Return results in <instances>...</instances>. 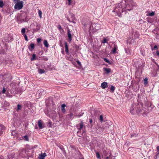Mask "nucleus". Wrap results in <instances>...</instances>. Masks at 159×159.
Here are the masks:
<instances>
[{
	"instance_id": "nucleus-29",
	"label": "nucleus",
	"mask_w": 159,
	"mask_h": 159,
	"mask_svg": "<svg viewBox=\"0 0 159 159\" xmlns=\"http://www.w3.org/2000/svg\"><path fill=\"white\" fill-rule=\"evenodd\" d=\"M148 103L149 104V106H147L148 108L150 107L151 109H151L153 107V105H152V104H151L150 103L148 102ZM148 109H150L149 108H148Z\"/></svg>"
},
{
	"instance_id": "nucleus-32",
	"label": "nucleus",
	"mask_w": 159,
	"mask_h": 159,
	"mask_svg": "<svg viewBox=\"0 0 159 159\" xmlns=\"http://www.w3.org/2000/svg\"><path fill=\"white\" fill-rule=\"evenodd\" d=\"M144 84L146 85L148 83V79L147 78H145L144 80Z\"/></svg>"
},
{
	"instance_id": "nucleus-53",
	"label": "nucleus",
	"mask_w": 159,
	"mask_h": 159,
	"mask_svg": "<svg viewBox=\"0 0 159 159\" xmlns=\"http://www.w3.org/2000/svg\"><path fill=\"white\" fill-rule=\"evenodd\" d=\"M141 54H142V55H143V56H145V53H144V52H141Z\"/></svg>"
},
{
	"instance_id": "nucleus-36",
	"label": "nucleus",
	"mask_w": 159,
	"mask_h": 159,
	"mask_svg": "<svg viewBox=\"0 0 159 159\" xmlns=\"http://www.w3.org/2000/svg\"><path fill=\"white\" fill-rule=\"evenodd\" d=\"M25 19H22L21 20H22L21 22H25L26 20V19L27 18V15H26V13H25Z\"/></svg>"
},
{
	"instance_id": "nucleus-42",
	"label": "nucleus",
	"mask_w": 159,
	"mask_h": 159,
	"mask_svg": "<svg viewBox=\"0 0 159 159\" xmlns=\"http://www.w3.org/2000/svg\"><path fill=\"white\" fill-rule=\"evenodd\" d=\"M48 126L50 127H52V122L50 120L49 121V123L48 125Z\"/></svg>"
},
{
	"instance_id": "nucleus-8",
	"label": "nucleus",
	"mask_w": 159,
	"mask_h": 159,
	"mask_svg": "<svg viewBox=\"0 0 159 159\" xmlns=\"http://www.w3.org/2000/svg\"><path fill=\"white\" fill-rule=\"evenodd\" d=\"M67 36L68 38V42L70 43L72 40V37L71 34V31L69 29L67 30Z\"/></svg>"
},
{
	"instance_id": "nucleus-7",
	"label": "nucleus",
	"mask_w": 159,
	"mask_h": 159,
	"mask_svg": "<svg viewBox=\"0 0 159 159\" xmlns=\"http://www.w3.org/2000/svg\"><path fill=\"white\" fill-rule=\"evenodd\" d=\"M127 43L133 45H134L136 43V41L134 38L130 37L128 39Z\"/></svg>"
},
{
	"instance_id": "nucleus-30",
	"label": "nucleus",
	"mask_w": 159,
	"mask_h": 159,
	"mask_svg": "<svg viewBox=\"0 0 159 159\" xmlns=\"http://www.w3.org/2000/svg\"><path fill=\"white\" fill-rule=\"evenodd\" d=\"M36 31H38L40 28V26L38 23H36Z\"/></svg>"
},
{
	"instance_id": "nucleus-1",
	"label": "nucleus",
	"mask_w": 159,
	"mask_h": 159,
	"mask_svg": "<svg viewBox=\"0 0 159 159\" xmlns=\"http://www.w3.org/2000/svg\"><path fill=\"white\" fill-rule=\"evenodd\" d=\"M136 4L132 0H123L120 3L115 5L114 10L112 11L116 12L119 17L122 16V13L125 11H130L134 6Z\"/></svg>"
},
{
	"instance_id": "nucleus-35",
	"label": "nucleus",
	"mask_w": 159,
	"mask_h": 159,
	"mask_svg": "<svg viewBox=\"0 0 159 159\" xmlns=\"http://www.w3.org/2000/svg\"><path fill=\"white\" fill-rule=\"evenodd\" d=\"M104 60L106 62H107L109 64H110V62L109 61V60L107 59V58H105L104 59Z\"/></svg>"
},
{
	"instance_id": "nucleus-38",
	"label": "nucleus",
	"mask_w": 159,
	"mask_h": 159,
	"mask_svg": "<svg viewBox=\"0 0 159 159\" xmlns=\"http://www.w3.org/2000/svg\"><path fill=\"white\" fill-rule=\"evenodd\" d=\"M154 14H155L154 12L153 11H152L151 12L149 13V16H154Z\"/></svg>"
},
{
	"instance_id": "nucleus-49",
	"label": "nucleus",
	"mask_w": 159,
	"mask_h": 159,
	"mask_svg": "<svg viewBox=\"0 0 159 159\" xmlns=\"http://www.w3.org/2000/svg\"><path fill=\"white\" fill-rule=\"evenodd\" d=\"M89 122L90 123V124H91L92 122H93V120H92V119H89Z\"/></svg>"
},
{
	"instance_id": "nucleus-22",
	"label": "nucleus",
	"mask_w": 159,
	"mask_h": 159,
	"mask_svg": "<svg viewBox=\"0 0 159 159\" xmlns=\"http://www.w3.org/2000/svg\"><path fill=\"white\" fill-rule=\"evenodd\" d=\"M21 105L20 104H18L17 105V108L16 109V110L17 111H18L20 110H21Z\"/></svg>"
},
{
	"instance_id": "nucleus-40",
	"label": "nucleus",
	"mask_w": 159,
	"mask_h": 159,
	"mask_svg": "<svg viewBox=\"0 0 159 159\" xmlns=\"http://www.w3.org/2000/svg\"><path fill=\"white\" fill-rule=\"evenodd\" d=\"M24 138L25 139V140L26 141H29V139L28 138V137L27 135H25L24 137Z\"/></svg>"
},
{
	"instance_id": "nucleus-45",
	"label": "nucleus",
	"mask_w": 159,
	"mask_h": 159,
	"mask_svg": "<svg viewBox=\"0 0 159 159\" xmlns=\"http://www.w3.org/2000/svg\"><path fill=\"white\" fill-rule=\"evenodd\" d=\"M78 64L79 66H81V63L78 60V61H76Z\"/></svg>"
},
{
	"instance_id": "nucleus-24",
	"label": "nucleus",
	"mask_w": 159,
	"mask_h": 159,
	"mask_svg": "<svg viewBox=\"0 0 159 159\" xmlns=\"http://www.w3.org/2000/svg\"><path fill=\"white\" fill-rule=\"evenodd\" d=\"M6 91V89L5 88V87H4L3 88V89H2V91L0 93V94H1V93H2L3 94H4L5 93Z\"/></svg>"
},
{
	"instance_id": "nucleus-21",
	"label": "nucleus",
	"mask_w": 159,
	"mask_h": 159,
	"mask_svg": "<svg viewBox=\"0 0 159 159\" xmlns=\"http://www.w3.org/2000/svg\"><path fill=\"white\" fill-rule=\"evenodd\" d=\"M104 70L106 72L107 74L109 73L111 71V69L109 68H104Z\"/></svg>"
},
{
	"instance_id": "nucleus-56",
	"label": "nucleus",
	"mask_w": 159,
	"mask_h": 159,
	"mask_svg": "<svg viewBox=\"0 0 159 159\" xmlns=\"http://www.w3.org/2000/svg\"><path fill=\"white\" fill-rule=\"evenodd\" d=\"M61 52H62V53L63 54H64V51H62Z\"/></svg>"
},
{
	"instance_id": "nucleus-47",
	"label": "nucleus",
	"mask_w": 159,
	"mask_h": 159,
	"mask_svg": "<svg viewBox=\"0 0 159 159\" xmlns=\"http://www.w3.org/2000/svg\"><path fill=\"white\" fill-rule=\"evenodd\" d=\"M68 116H69V117L71 118L73 116V114L72 113H71L69 115H68Z\"/></svg>"
},
{
	"instance_id": "nucleus-17",
	"label": "nucleus",
	"mask_w": 159,
	"mask_h": 159,
	"mask_svg": "<svg viewBox=\"0 0 159 159\" xmlns=\"http://www.w3.org/2000/svg\"><path fill=\"white\" fill-rule=\"evenodd\" d=\"M5 129L4 126L2 125H0V135L2 133L3 130Z\"/></svg>"
},
{
	"instance_id": "nucleus-4",
	"label": "nucleus",
	"mask_w": 159,
	"mask_h": 159,
	"mask_svg": "<svg viewBox=\"0 0 159 159\" xmlns=\"http://www.w3.org/2000/svg\"><path fill=\"white\" fill-rule=\"evenodd\" d=\"M91 28L89 29V31H92L93 32H95L100 28V25L98 23H92L91 24Z\"/></svg>"
},
{
	"instance_id": "nucleus-26",
	"label": "nucleus",
	"mask_w": 159,
	"mask_h": 159,
	"mask_svg": "<svg viewBox=\"0 0 159 159\" xmlns=\"http://www.w3.org/2000/svg\"><path fill=\"white\" fill-rule=\"evenodd\" d=\"M115 89V88L112 85H111L110 88V90L112 92H113Z\"/></svg>"
},
{
	"instance_id": "nucleus-15",
	"label": "nucleus",
	"mask_w": 159,
	"mask_h": 159,
	"mask_svg": "<svg viewBox=\"0 0 159 159\" xmlns=\"http://www.w3.org/2000/svg\"><path fill=\"white\" fill-rule=\"evenodd\" d=\"M44 93V91L42 89H40L38 90L37 93H38L39 96H41Z\"/></svg>"
},
{
	"instance_id": "nucleus-25",
	"label": "nucleus",
	"mask_w": 159,
	"mask_h": 159,
	"mask_svg": "<svg viewBox=\"0 0 159 159\" xmlns=\"http://www.w3.org/2000/svg\"><path fill=\"white\" fill-rule=\"evenodd\" d=\"M117 49V46L115 45L114 47L113 48V53H116V50Z\"/></svg>"
},
{
	"instance_id": "nucleus-5",
	"label": "nucleus",
	"mask_w": 159,
	"mask_h": 159,
	"mask_svg": "<svg viewBox=\"0 0 159 159\" xmlns=\"http://www.w3.org/2000/svg\"><path fill=\"white\" fill-rule=\"evenodd\" d=\"M23 7V2L22 1H20L16 3L14 6L15 9L18 10H20Z\"/></svg>"
},
{
	"instance_id": "nucleus-9",
	"label": "nucleus",
	"mask_w": 159,
	"mask_h": 159,
	"mask_svg": "<svg viewBox=\"0 0 159 159\" xmlns=\"http://www.w3.org/2000/svg\"><path fill=\"white\" fill-rule=\"evenodd\" d=\"M84 126V123L83 122H81L79 124V127H78L77 125V127L79 130V131L77 132L78 133L80 132V131L83 128Z\"/></svg>"
},
{
	"instance_id": "nucleus-6",
	"label": "nucleus",
	"mask_w": 159,
	"mask_h": 159,
	"mask_svg": "<svg viewBox=\"0 0 159 159\" xmlns=\"http://www.w3.org/2000/svg\"><path fill=\"white\" fill-rule=\"evenodd\" d=\"M139 33L137 31H133L132 33V38L135 39H138L139 38Z\"/></svg>"
},
{
	"instance_id": "nucleus-46",
	"label": "nucleus",
	"mask_w": 159,
	"mask_h": 159,
	"mask_svg": "<svg viewBox=\"0 0 159 159\" xmlns=\"http://www.w3.org/2000/svg\"><path fill=\"white\" fill-rule=\"evenodd\" d=\"M68 2V4L69 5H70L71 4V0H67Z\"/></svg>"
},
{
	"instance_id": "nucleus-2",
	"label": "nucleus",
	"mask_w": 159,
	"mask_h": 159,
	"mask_svg": "<svg viewBox=\"0 0 159 159\" xmlns=\"http://www.w3.org/2000/svg\"><path fill=\"white\" fill-rule=\"evenodd\" d=\"M130 112L132 114L137 113L139 115L142 114L143 116H146L148 113L146 108L143 107V104L140 102L133 105L131 107Z\"/></svg>"
},
{
	"instance_id": "nucleus-44",
	"label": "nucleus",
	"mask_w": 159,
	"mask_h": 159,
	"mask_svg": "<svg viewBox=\"0 0 159 159\" xmlns=\"http://www.w3.org/2000/svg\"><path fill=\"white\" fill-rule=\"evenodd\" d=\"M41 39L40 38H38L37 39V41L38 43H39L41 41Z\"/></svg>"
},
{
	"instance_id": "nucleus-20",
	"label": "nucleus",
	"mask_w": 159,
	"mask_h": 159,
	"mask_svg": "<svg viewBox=\"0 0 159 159\" xmlns=\"http://www.w3.org/2000/svg\"><path fill=\"white\" fill-rule=\"evenodd\" d=\"M43 44L46 48H48L49 47V45L47 40H44Z\"/></svg>"
},
{
	"instance_id": "nucleus-28",
	"label": "nucleus",
	"mask_w": 159,
	"mask_h": 159,
	"mask_svg": "<svg viewBox=\"0 0 159 159\" xmlns=\"http://www.w3.org/2000/svg\"><path fill=\"white\" fill-rule=\"evenodd\" d=\"M36 55L35 54H33L32 55V57L31 58V61H33L35 59Z\"/></svg>"
},
{
	"instance_id": "nucleus-39",
	"label": "nucleus",
	"mask_w": 159,
	"mask_h": 159,
	"mask_svg": "<svg viewBox=\"0 0 159 159\" xmlns=\"http://www.w3.org/2000/svg\"><path fill=\"white\" fill-rule=\"evenodd\" d=\"M24 37L25 38V39L27 41H28V40L27 36L26 35V34H23Z\"/></svg>"
},
{
	"instance_id": "nucleus-55",
	"label": "nucleus",
	"mask_w": 159,
	"mask_h": 159,
	"mask_svg": "<svg viewBox=\"0 0 159 159\" xmlns=\"http://www.w3.org/2000/svg\"><path fill=\"white\" fill-rule=\"evenodd\" d=\"M106 159H108L109 158V157H106Z\"/></svg>"
},
{
	"instance_id": "nucleus-51",
	"label": "nucleus",
	"mask_w": 159,
	"mask_h": 159,
	"mask_svg": "<svg viewBox=\"0 0 159 159\" xmlns=\"http://www.w3.org/2000/svg\"><path fill=\"white\" fill-rule=\"evenodd\" d=\"M157 45H155L154 46V48H153V49H152V50H153L154 49H156L157 48Z\"/></svg>"
},
{
	"instance_id": "nucleus-13",
	"label": "nucleus",
	"mask_w": 159,
	"mask_h": 159,
	"mask_svg": "<svg viewBox=\"0 0 159 159\" xmlns=\"http://www.w3.org/2000/svg\"><path fill=\"white\" fill-rule=\"evenodd\" d=\"M107 84L106 82H103L101 84V86L102 89H105L107 87Z\"/></svg>"
},
{
	"instance_id": "nucleus-43",
	"label": "nucleus",
	"mask_w": 159,
	"mask_h": 159,
	"mask_svg": "<svg viewBox=\"0 0 159 159\" xmlns=\"http://www.w3.org/2000/svg\"><path fill=\"white\" fill-rule=\"evenodd\" d=\"M156 71H158L159 70V66L157 64H156Z\"/></svg>"
},
{
	"instance_id": "nucleus-11",
	"label": "nucleus",
	"mask_w": 159,
	"mask_h": 159,
	"mask_svg": "<svg viewBox=\"0 0 159 159\" xmlns=\"http://www.w3.org/2000/svg\"><path fill=\"white\" fill-rule=\"evenodd\" d=\"M65 47V51L67 54L69 53V49H68V44L66 42H65L64 43Z\"/></svg>"
},
{
	"instance_id": "nucleus-57",
	"label": "nucleus",
	"mask_w": 159,
	"mask_h": 159,
	"mask_svg": "<svg viewBox=\"0 0 159 159\" xmlns=\"http://www.w3.org/2000/svg\"><path fill=\"white\" fill-rule=\"evenodd\" d=\"M67 20H68L69 21H70V20H69V19H68H68H67Z\"/></svg>"
},
{
	"instance_id": "nucleus-50",
	"label": "nucleus",
	"mask_w": 159,
	"mask_h": 159,
	"mask_svg": "<svg viewBox=\"0 0 159 159\" xmlns=\"http://www.w3.org/2000/svg\"><path fill=\"white\" fill-rule=\"evenodd\" d=\"M157 152H158V153H159V146H158L157 148Z\"/></svg>"
},
{
	"instance_id": "nucleus-54",
	"label": "nucleus",
	"mask_w": 159,
	"mask_h": 159,
	"mask_svg": "<svg viewBox=\"0 0 159 159\" xmlns=\"http://www.w3.org/2000/svg\"><path fill=\"white\" fill-rule=\"evenodd\" d=\"M6 104L7 105H9V103L7 102H6Z\"/></svg>"
},
{
	"instance_id": "nucleus-19",
	"label": "nucleus",
	"mask_w": 159,
	"mask_h": 159,
	"mask_svg": "<svg viewBox=\"0 0 159 159\" xmlns=\"http://www.w3.org/2000/svg\"><path fill=\"white\" fill-rule=\"evenodd\" d=\"M125 51L126 53L128 55H130L131 53L129 48H125Z\"/></svg>"
},
{
	"instance_id": "nucleus-12",
	"label": "nucleus",
	"mask_w": 159,
	"mask_h": 159,
	"mask_svg": "<svg viewBox=\"0 0 159 159\" xmlns=\"http://www.w3.org/2000/svg\"><path fill=\"white\" fill-rule=\"evenodd\" d=\"M28 48L30 50L32 51L34 48V44L31 43L30 46H28Z\"/></svg>"
},
{
	"instance_id": "nucleus-41",
	"label": "nucleus",
	"mask_w": 159,
	"mask_h": 159,
	"mask_svg": "<svg viewBox=\"0 0 159 159\" xmlns=\"http://www.w3.org/2000/svg\"><path fill=\"white\" fill-rule=\"evenodd\" d=\"M57 28L59 29V30H63V29H62L61 26L60 25H58Z\"/></svg>"
},
{
	"instance_id": "nucleus-27",
	"label": "nucleus",
	"mask_w": 159,
	"mask_h": 159,
	"mask_svg": "<svg viewBox=\"0 0 159 159\" xmlns=\"http://www.w3.org/2000/svg\"><path fill=\"white\" fill-rule=\"evenodd\" d=\"M38 14H39V15L40 18H41L42 17V12L41 10H39Z\"/></svg>"
},
{
	"instance_id": "nucleus-37",
	"label": "nucleus",
	"mask_w": 159,
	"mask_h": 159,
	"mask_svg": "<svg viewBox=\"0 0 159 159\" xmlns=\"http://www.w3.org/2000/svg\"><path fill=\"white\" fill-rule=\"evenodd\" d=\"M25 29L24 28H23L21 30V33L22 34H25Z\"/></svg>"
},
{
	"instance_id": "nucleus-48",
	"label": "nucleus",
	"mask_w": 159,
	"mask_h": 159,
	"mask_svg": "<svg viewBox=\"0 0 159 159\" xmlns=\"http://www.w3.org/2000/svg\"><path fill=\"white\" fill-rule=\"evenodd\" d=\"M107 41V39L106 38H104L103 39V43H106Z\"/></svg>"
},
{
	"instance_id": "nucleus-31",
	"label": "nucleus",
	"mask_w": 159,
	"mask_h": 159,
	"mask_svg": "<svg viewBox=\"0 0 159 159\" xmlns=\"http://www.w3.org/2000/svg\"><path fill=\"white\" fill-rule=\"evenodd\" d=\"M39 73L42 74L44 73L45 71L43 69H40L39 70Z\"/></svg>"
},
{
	"instance_id": "nucleus-14",
	"label": "nucleus",
	"mask_w": 159,
	"mask_h": 159,
	"mask_svg": "<svg viewBox=\"0 0 159 159\" xmlns=\"http://www.w3.org/2000/svg\"><path fill=\"white\" fill-rule=\"evenodd\" d=\"M138 133H131L130 134V137L134 138L138 136Z\"/></svg>"
},
{
	"instance_id": "nucleus-3",
	"label": "nucleus",
	"mask_w": 159,
	"mask_h": 159,
	"mask_svg": "<svg viewBox=\"0 0 159 159\" xmlns=\"http://www.w3.org/2000/svg\"><path fill=\"white\" fill-rule=\"evenodd\" d=\"M82 24L83 25V28H84L87 30H89L91 28V22L88 19H86L85 20H84L82 21Z\"/></svg>"
},
{
	"instance_id": "nucleus-18",
	"label": "nucleus",
	"mask_w": 159,
	"mask_h": 159,
	"mask_svg": "<svg viewBox=\"0 0 159 159\" xmlns=\"http://www.w3.org/2000/svg\"><path fill=\"white\" fill-rule=\"evenodd\" d=\"M66 107V105L65 104H62L61 105V111L63 113H65L66 112V110L65 107Z\"/></svg>"
},
{
	"instance_id": "nucleus-16",
	"label": "nucleus",
	"mask_w": 159,
	"mask_h": 159,
	"mask_svg": "<svg viewBox=\"0 0 159 159\" xmlns=\"http://www.w3.org/2000/svg\"><path fill=\"white\" fill-rule=\"evenodd\" d=\"M38 124L39 127L40 129H42L44 127L42 125V124L41 120H39L38 121Z\"/></svg>"
},
{
	"instance_id": "nucleus-34",
	"label": "nucleus",
	"mask_w": 159,
	"mask_h": 159,
	"mask_svg": "<svg viewBox=\"0 0 159 159\" xmlns=\"http://www.w3.org/2000/svg\"><path fill=\"white\" fill-rule=\"evenodd\" d=\"M99 120L101 122L103 121V117L102 115L100 116Z\"/></svg>"
},
{
	"instance_id": "nucleus-23",
	"label": "nucleus",
	"mask_w": 159,
	"mask_h": 159,
	"mask_svg": "<svg viewBox=\"0 0 159 159\" xmlns=\"http://www.w3.org/2000/svg\"><path fill=\"white\" fill-rule=\"evenodd\" d=\"M96 156L98 159H99L100 158V155L98 152H96Z\"/></svg>"
},
{
	"instance_id": "nucleus-33",
	"label": "nucleus",
	"mask_w": 159,
	"mask_h": 159,
	"mask_svg": "<svg viewBox=\"0 0 159 159\" xmlns=\"http://www.w3.org/2000/svg\"><path fill=\"white\" fill-rule=\"evenodd\" d=\"M4 6V3L2 0H0V7H2Z\"/></svg>"
},
{
	"instance_id": "nucleus-10",
	"label": "nucleus",
	"mask_w": 159,
	"mask_h": 159,
	"mask_svg": "<svg viewBox=\"0 0 159 159\" xmlns=\"http://www.w3.org/2000/svg\"><path fill=\"white\" fill-rule=\"evenodd\" d=\"M46 156L47 154L46 153H41V154H39V159H44V157Z\"/></svg>"
},
{
	"instance_id": "nucleus-52",
	"label": "nucleus",
	"mask_w": 159,
	"mask_h": 159,
	"mask_svg": "<svg viewBox=\"0 0 159 159\" xmlns=\"http://www.w3.org/2000/svg\"><path fill=\"white\" fill-rule=\"evenodd\" d=\"M156 54L157 56H159V51H157L156 52Z\"/></svg>"
}]
</instances>
